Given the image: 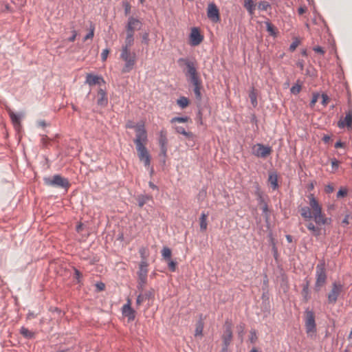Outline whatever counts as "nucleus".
I'll return each instance as SVG.
<instances>
[{
    "mask_svg": "<svg viewBox=\"0 0 352 352\" xmlns=\"http://www.w3.org/2000/svg\"><path fill=\"white\" fill-rule=\"evenodd\" d=\"M125 28H126V35L134 36V32L136 30H134L132 27H131L130 25H126Z\"/></svg>",
    "mask_w": 352,
    "mask_h": 352,
    "instance_id": "52",
    "label": "nucleus"
},
{
    "mask_svg": "<svg viewBox=\"0 0 352 352\" xmlns=\"http://www.w3.org/2000/svg\"><path fill=\"white\" fill-rule=\"evenodd\" d=\"M331 166L333 170H337L339 166V161L337 160L336 158H333L331 160Z\"/></svg>",
    "mask_w": 352,
    "mask_h": 352,
    "instance_id": "56",
    "label": "nucleus"
},
{
    "mask_svg": "<svg viewBox=\"0 0 352 352\" xmlns=\"http://www.w3.org/2000/svg\"><path fill=\"white\" fill-rule=\"evenodd\" d=\"M201 88H202V85H200V86L194 87V88H193V91L195 93V98L198 100H201V98H202L201 93Z\"/></svg>",
    "mask_w": 352,
    "mask_h": 352,
    "instance_id": "40",
    "label": "nucleus"
},
{
    "mask_svg": "<svg viewBox=\"0 0 352 352\" xmlns=\"http://www.w3.org/2000/svg\"><path fill=\"white\" fill-rule=\"evenodd\" d=\"M186 76L188 77L189 78V80H190L192 78H195L199 77V74L197 73V71L195 70V72L194 73L193 72H190V73L186 74Z\"/></svg>",
    "mask_w": 352,
    "mask_h": 352,
    "instance_id": "57",
    "label": "nucleus"
},
{
    "mask_svg": "<svg viewBox=\"0 0 352 352\" xmlns=\"http://www.w3.org/2000/svg\"><path fill=\"white\" fill-rule=\"evenodd\" d=\"M189 81L193 85V87L200 86V85H201V80L199 76L197 78H192V80H190Z\"/></svg>",
    "mask_w": 352,
    "mask_h": 352,
    "instance_id": "48",
    "label": "nucleus"
},
{
    "mask_svg": "<svg viewBox=\"0 0 352 352\" xmlns=\"http://www.w3.org/2000/svg\"><path fill=\"white\" fill-rule=\"evenodd\" d=\"M265 24H266V30L269 32V34L271 36H276L277 32H276V29L274 27V25H272L270 21L265 22Z\"/></svg>",
    "mask_w": 352,
    "mask_h": 352,
    "instance_id": "36",
    "label": "nucleus"
},
{
    "mask_svg": "<svg viewBox=\"0 0 352 352\" xmlns=\"http://www.w3.org/2000/svg\"><path fill=\"white\" fill-rule=\"evenodd\" d=\"M174 128L177 133L184 135L187 140H194L195 135L192 132L186 131L182 126H175Z\"/></svg>",
    "mask_w": 352,
    "mask_h": 352,
    "instance_id": "21",
    "label": "nucleus"
},
{
    "mask_svg": "<svg viewBox=\"0 0 352 352\" xmlns=\"http://www.w3.org/2000/svg\"><path fill=\"white\" fill-rule=\"evenodd\" d=\"M334 190V188H333V186H331V185H328L326 186V188H325V192L327 193H331L333 192Z\"/></svg>",
    "mask_w": 352,
    "mask_h": 352,
    "instance_id": "64",
    "label": "nucleus"
},
{
    "mask_svg": "<svg viewBox=\"0 0 352 352\" xmlns=\"http://www.w3.org/2000/svg\"><path fill=\"white\" fill-rule=\"evenodd\" d=\"M20 333L27 339H32L34 337V333L29 331L27 328L22 327L20 329Z\"/></svg>",
    "mask_w": 352,
    "mask_h": 352,
    "instance_id": "31",
    "label": "nucleus"
},
{
    "mask_svg": "<svg viewBox=\"0 0 352 352\" xmlns=\"http://www.w3.org/2000/svg\"><path fill=\"white\" fill-rule=\"evenodd\" d=\"M204 323L202 320L201 316L200 317L199 320L196 323V328H195V336H201L203 335V329H204Z\"/></svg>",
    "mask_w": 352,
    "mask_h": 352,
    "instance_id": "29",
    "label": "nucleus"
},
{
    "mask_svg": "<svg viewBox=\"0 0 352 352\" xmlns=\"http://www.w3.org/2000/svg\"><path fill=\"white\" fill-rule=\"evenodd\" d=\"M232 340V331L230 324H227L222 336V346H229Z\"/></svg>",
    "mask_w": 352,
    "mask_h": 352,
    "instance_id": "11",
    "label": "nucleus"
},
{
    "mask_svg": "<svg viewBox=\"0 0 352 352\" xmlns=\"http://www.w3.org/2000/svg\"><path fill=\"white\" fill-rule=\"evenodd\" d=\"M74 270L75 278L77 280V283H79L80 282V279L82 276V273L76 268H74Z\"/></svg>",
    "mask_w": 352,
    "mask_h": 352,
    "instance_id": "51",
    "label": "nucleus"
},
{
    "mask_svg": "<svg viewBox=\"0 0 352 352\" xmlns=\"http://www.w3.org/2000/svg\"><path fill=\"white\" fill-rule=\"evenodd\" d=\"M305 318V326L307 334L315 333L316 332V324L315 321V316L313 311L306 309Z\"/></svg>",
    "mask_w": 352,
    "mask_h": 352,
    "instance_id": "5",
    "label": "nucleus"
},
{
    "mask_svg": "<svg viewBox=\"0 0 352 352\" xmlns=\"http://www.w3.org/2000/svg\"><path fill=\"white\" fill-rule=\"evenodd\" d=\"M327 274L325 270V262L324 261H320L316 268V283L314 289L316 292H319L321 287L326 283L327 281Z\"/></svg>",
    "mask_w": 352,
    "mask_h": 352,
    "instance_id": "4",
    "label": "nucleus"
},
{
    "mask_svg": "<svg viewBox=\"0 0 352 352\" xmlns=\"http://www.w3.org/2000/svg\"><path fill=\"white\" fill-rule=\"evenodd\" d=\"M322 105L324 106H326L329 102V96L326 94H322Z\"/></svg>",
    "mask_w": 352,
    "mask_h": 352,
    "instance_id": "58",
    "label": "nucleus"
},
{
    "mask_svg": "<svg viewBox=\"0 0 352 352\" xmlns=\"http://www.w3.org/2000/svg\"><path fill=\"white\" fill-rule=\"evenodd\" d=\"M177 104L182 108L184 109L189 104V100L185 96H181L177 100Z\"/></svg>",
    "mask_w": 352,
    "mask_h": 352,
    "instance_id": "34",
    "label": "nucleus"
},
{
    "mask_svg": "<svg viewBox=\"0 0 352 352\" xmlns=\"http://www.w3.org/2000/svg\"><path fill=\"white\" fill-rule=\"evenodd\" d=\"M312 218L318 226L329 224L331 222L330 218H327L322 213V210H320L319 214L317 212L313 213Z\"/></svg>",
    "mask_w": 352,
    "mask_h": 352,
    "instance_id": "12",
    "label": "nucleus"
},
{
    "mask_svg": "<svg viewBox=\"0 0 352 352\" xmlns=\"http://www.w3.org/2000/svg\"><path fill=\"white\" fill-rule=\"evenodd\" d=\"M190 120V118L188 116H182V117H174L170 120V122L175 123L176 122H187Z\"/></svg>",
    "mask_w": 352,
    "mask_h": 352,
    "instance_id": "39",
    "label": "nucleus"
},
{
    "mask_svg": "<svg viewBox=\"0 0 352 352\" xmlns=\"http://www.w3.org/2000/svg\"><path fill=\"white\" fill-rule=\"evenodd\" d=\"M271 8L270 4L265 1H263L259 2L258 5V8L260 10L266 11L268 8Z\"/></svg>",
    "mask_w": 352,
    "mask_h": 352,
    "instance_id": "42",
    "label": "nucleus"
},
{
    "mask_svg": "<svg viewBox=\"0 0 352 352\" xmlns=\"http://www.w3.org/2000/svg\"><path fill=\"white\" fill-rule=\"evenodd\" d=\"M268 183L273 190H276L278 188V175L276 173H272L269 175Z\"/></svg>",
    "mask_w": 352,
    "mask_h": 352,
    "instance_id": "26",
    "label": "nucleus"
},
{
    "mask_svg": "<svg viewBox=\"0 0 352 352\" xmlns=\"http://www.w3.org/2000/svg\"><path fill=\"white\" fill-rule=\"evenodd\" d=\"M159 144L160 146L166 145L167 144L166 133L164 130H162L160 133Z\"/></svg>",
    "mask_w": 352,
    "mask_h": 352,
    "instance_id": "38",
    "label": "nucleus"
},
{
    "mask_svg": "<svg viewBox=\"0 0 352 352\" xmlns=\"http://www.w3.org/2000/svg\"><path fill=\"white\" fill-rule=\"evenodd\" d=\"M154 298V290L153 289L146 291L144 294H140L136 299V304L140 305L146 300H150Z\"/></svg>",
    "mask_w": 352,
    "mask_h": 352,
    "instance_id": "18",
    "label": "nucleus"
},
{
    "mask_svg": "<svg viewBox=\"0 0 352 352\" xmlns=\"http://www.w3.org/2000/svg\"><path fill=\"white\" fill-rule=\"evenodd\" d=\"M302 89V82L300 81V80H298L296 81V83L293 85L290 89L291 94L294 95H297L300 93Z\"/></svg>",
    "mask_w": 352,
    "mask_h": 352,
    "instance_id": "32",
    "label": "nucleus"
},
{
    "mask_svg": "<svg viewBox=\"0 0 352 352\" xmlns=\"http://www.w3.org/2000/svg\"><path fill=\"white\" fill-rule=\"evenodd\" d=\"M138 204L140 207H142L144 204H147L148 201H153L152 195L144 194V195H139L137 197Z\"/></svg>",
    "mask_w": 352,
    "mask_h": 352,
    "instance_id": "22",
    "label": "nucleus"
},
{
    "mask_svg": "<svg viewBox=\"0 0 352 352\" xmlns=\"http://www.w3.org/2000/svg\"><path fill=\"white\" fill-rule=\"evenodd\" d=\"M352 125V110H349L344 118V119L340 120L338 122V126L340 129H344L345 126L350 127Z\"/></svg>",
    "mask_w": 352,
    "mask_h": 352,
    "instance_id": "16",
    "label": "nucleus"
},
{
    "mask_svg": "<svg viewBox=\"0 0 352 352\" xmlns=\"http://www.w3.org/2000/svg\"><path fill=\"white\" fill-rule=\"evenodd\" d=\"M207 16L212 22L217 23L220 20L219 10L214 3L208 4Z\"/></svg>",
    "mask_w": 352,
    "mask_h": 352,
    "instance_id": "8",
    "label": "nucleus"
},
{
    "mask_svg": "<svg viewBox=\"0 0 352 352\" xmlns=\"http://www.w3.org/2000/svg\"><path fill=\"white\" fill-rule=\"evenodd\" d=\"M301 217L306 221L312 219L313 213L311 212V208L308 206L301 207L299 210Z\"/></svg>",
    "mask_w": 352,
    "mask_h": 352,
    "instance_id": "24",
    "label": "nucleus"
},
{
    "mask_svg": "<svg viewBox=\"0 0 352 352\" xmlns=\"http://www.w3.org/2000/svg\"><path fill=\"white\" fill-rule=\"evenodd\" d=\"M43 182L48 186L62 188L65 190H67L70 186L69 180L58 174L54 175L52 177H45L43 178Z\"/></svg>",
    "mask_w": 352,
    "mask_h": 352,
    "instance_id": "3",
    "label": "nucleus"
},
{
    "mask_svg": "<svg viewBox=\"0 0 352 352\" xmlns=\"http://www.w3.org/2000/svg\"><path fill=\"white\" fill-rule=\"evenodd\" d=\"M307 228L309 230L312 232L314 236H318L320 234V228L318 226H316L313 223H308L307 224Z\"/></svg>",
    "mask_w": 352,
    "mask_h": 352,
    "instance_id": "30",
    "label": "nucleus"
},
{
    "mask_svg": "<svg viewBox=\"0 0 352 352\" xmlns=\"http://www.w3.org/2000/svg\"><path fill=\"white\" fill-rule=\"evenodd\" d=\"M177 63L181 65L182 63H184L186 66V72H185V74H188L190 72H195V70H197V68L195 67V64L194 62L190 60L188 58H180L178 59Z\"/></svg>",
    "mask_w": 352,
    "mask_h": 352,
    "instance_id": "14",
    "label": "nucleus"
},
{
    "mask_svg": "<svg viewBox=\"0 0 352 352\" xmlns=\"http://www.w3.org/2000/svg\"><path fill=\"white\" fill-rule=\"evenodd\" d=\"M77 32L76 30L72 31V35L68 38V41L74 42L76 38Z\"/></svg>",
    "mask_w": 352,
    "mask_h": 352,
    "instance_id": "63",
    "label": "nucleus"
},
{
    "mask_svg": "<svg viewBox=\"0 0 352 352\" xmlns=\"http://www.w3.org/2000/svg\"><path fill=\"white\" fill-rule=\"evenodd\" d=\"M257 340L256 334L255 331H252L250 332V341L251 343H254Z\"/></svg>",
    "mask_w": 352,
    "mask_h": 352,
    "instance_id": "55",
    "label": "nucleus"
},
{
    "mask_svg": "<svg viewBox=\"0 0 352 352\" xmlns=\"http://www.w3.org/2000/svg\"><path fill=\"white\" fill-rule=\"evenodd\" d=\"M96 287L97 292H102L105 289V285L102 282H98L96 283Z\"/></svg>",
    "mask_w": 352,
    "mask_h": 352,
    "instance_id": "49",
    "label": "nucleus"
},
{
    "mask_svg": "<svg viewBox=\"0 0 352 352\" xmlns=\"http://www.w3.org/2000/svg\"><path fill=\"white\" fill-rule=\"evenodd\" d=\"M145 252H146V250H145V248H141L139 250V253H140V256L142 258V261H146V256L145 255Z\"/></svg>",
    "mask_w": 352,
    "mask_h": 352,
    "instance_id": "61",
    "label": "nucleus"
},
{
    "mask_svg": "<svg viewBox=\"0 0 352 352\" xmlns=\"http://www.w3.org/2000/svg\"><path fill=\"white\" fill-rule=\"evenodd\" d=\"M148 266V264L147 261H141L139 264V270L138 272V278H147Z\"/></svg>",
    "mask_w": 352,
    "mask_h": 352,
    "instance_id": "20",
    "label": "nucleus"
},
{
    "mask_svg": "<svg viewBox=\"0 0 352 352\" xmlns=\"http://www.w3.org/2000/svg\"><path fill=\"white\" fill-rule=\"evenodd\" d=\"M94 30H95L94 25L92 23H91L89 32L86 34V36L84 38L85 41L88 40V39H91L94 37Z\"/></svg>",
    "mask_w": 352,
    "mask_h": 352,
    "instance_id": "43",
    "label": "nucleus"
},
{
    "mask_svg": "<svg viewBox=\"0 0 352 352\" xmlns=\"http://www.w3.org/2000/svg\"><path fill=\"white\" fill-rule=\"evenodd\" d=\"M160 146V155L163 156V164H165L166 162V153H167V147L166 145Z\"/></svg>",
    "mask_w": 352,
    "mask_h": 352,
    "instance_id": "45",
    "label": "nucleus"
},
{
    "mask_svg": "<svg viewBox=\"0 0 352 352\" xmlns=\"http://www.w3.org/2000/svg\"><path fill=\"white\" fill-rule=\"evenodd\" d=\"M85 82L90 86L100 85L101 83L105 84V81L102 76H95L91 74L87 75Z\"/></svg>",
    "mask_w": 352,
    "mask_h": 352,
    "instance_id": "13",
    "label": "nucleus"
},
{
    "mask_svg": "<svg viewBox=\"0 0 352 352\" xmlns=\"http://www.w3.org/2000/svg\"><path fill=\"white\" fill-rule=\"evenodd\" d=\"M120 58L124 61V65L122 69L123 74L130 72L134 67L137 61L135 52L131 50H121Z\"/></svg>",
    "mask_w": 352,
    "mask_h": 352,
    "instance_id": "2",
    "label": "nucleus"
},
{
    "mask_svg": "<svg viewBox=\"0 0 352 352\" xmlns=\"http://www.w3.org/2000/svg\"><path fill=\"white\" fill-rule=\"evenodd\" d=\"M109 53V49L106 48L103 50L102 52L101 53V59L102 61H105L107 60Z\"/></svg>",
    "mask_w": 352,
    "mask_h": 352,
    "instance_id": "53",
    "label": "nucleus"
},
{
    "mask_svg": "<svg viewBox=\"0 0 352 352\" xmlns=\"http://www.w3.org/2000/svg\"><path fill=\"white\" fill-rule=\"evenodd\" d=\"M308 198L309 200V204L310 208L313 210L312 213L317 212V214H319L320 210H322V207L315 198L314 195L313 194H310L308 196Z\"/></svg>",
    "mask_w": 352,
    "mask_h": 352,
    "instance_id": "19",
    "label": "nucleus"
},
{
    "mask_svg": "<svg viewBox=\"0 0 352 352\" xmlns=\"http://www.w3.org/2000/svg\"><path fill=\"white\" fill-rule=\"evenodd\" d=\"M262 212H263V214L265 215L266 219H267L269 210H268V206H267V203H264V204L263 205Z\"/></svg>",
    "mask_w": 352,
    "mask_h": 352,
    "instance_id": "50",
    "label": "nucleus"
},
{
    "mask_svg": "<svg viewBox=\"0 0 352 352\" xmlns=\"http://www.w3.org/2000/svg\"><path fill=\"white\" fill-rule=\"evenodd\" d=\"M108 103V98L107 92L104 89L100 88L98 91L97 104L101 107L107 106Z\"/></svg>",
    "mask_w": 352,
    "mask_h": 352,
    "instance_id": "17",
    "label": "nucleus"
},
{
    "mask_svg": "<svg viewBox=\"0 0 352 352\" xmlns=\"http://www.w3.org/2000/svg\"><path fill=\"white\" fill-rule=\"evenodd\" d=\"M244 6L250 14H253L255 9V5L253 0H246Z\"/></svg>",
    "mask_w": 352,
    "mask_h": 352,
    "instance_id": "35",
    "label": "nucleus"
},
{
    "mask_svg": "<svg viewBox=\"0 0 352 352\" xmlns=\"http://www.w3.org/2000/svg\"><path fill=\"white\" fill-rule=\"evenodd\" d=\"M314 51L317 52V53H320L321 54H324V50H323V48L320 46H316L314 47Z\"/></svg>",
    "mask_w": 352,
    "mask_h": 352,
    "instance_id": "62",
    "label": "nucleus"
},
{
    "mask_svg": "<svg viewBox=\"0 0 352 352\" xmlns=\"http://www.w3.org/2000/svg\"><path fill=\"white\" fill-rule=\"evenodd\" d=\"M249 98L250 99V102L253 107H256L258 105L257 91L254 87L252 88L251 91L249 93Z\"/></svg>",
    "mask_w": 352,
    "mask_h": 352,
    "instance_id": "28",
    "label": "nucleus"
},
{
    "mask_svg": "<svg viewBox=\"0 0 352 352\" xmlns=\"http://www.w3.org/2000/svg\"><path fill=\"white\" fill-rule=\"evenodd\" d=\"M204 40V36L201 34L197 28H192L190 34V44L192 46L199 45Z\"/></svg>",
    "mask_w": 352,
    "mask_h": 352,
    "instance_id": "9",
    "label": "nucleus"
},
{
    "mask_svg": "<svg viewBox=\"0 0 352 352\" xmlns=\"http://www.w3.org/2000/svg\"><path fill=\"white\" fill-rule=\"evenodd\" d=\"M135 312L131 307L130 300H129L127 303L124 305L122 307V314L128 318L129 321L133 320L135 317Z\"/></svg>",
    "mask_w": 352,
    "mask_h": 352,
    "instance_id": "15",
    "label": "nucleus"
},
{
    "mask_svg": "<svg viewBox=\"0 0 352 352\" xmlns=\"http://www.w3.org/2000/svg\"><path fill=\"white\" fill-rule=\"evenodd\" d=\"M309 287V281L308 280H305V283L303 284L301 294L302 296L303 300L306 302H308L309 300V299L311 298Z\"/></svg>",
    "mask_w": 352,
    "mask_h": 352,
    "instance_id": "23",
    "label": "nucleus"
},
{
    "mask_svg": "<svg viewBox=\"0 0 352 352\" xmlns=\"http://www.w3.org/2000/svg\"><path fill=\"white\" fill-rule=\"evenodd\" d=\"M162 256L165 261L170 259L171 250L168 247H164L162 250Z\"/></svg>",
    "mask_w": 352,
    "mask_h": 352,
    "instance_id": "37",
    "label": "nucleus"
},
{
    "mask_svg": "<svg viewBox=\"0 0 352 352\" xmlns=\"http://www.w3.org/2000/svg\"><path fill=\"white\" fill-rule=\"evenodd\" d=\"M342 289L343 285L341 283L333 282L332 283V288L327 296V302L331 305H335Z\"/></svg>",
    "mask_w": 352,
    "mask_h": 352,
    "instance_id": "6",
    "label": "nucleus"
},
{
    "mask_svg": "<svg viewBox=\"0 0 352 352\" xmlns=\"http://www.w3.org/2000/svg\"><path fill=\"white\" fill-rule=\"evenodd\" d=\"M126 25H130L134 30H140L142 26V22L139 19L134 18L133 16H130L128 19V22Z\"/></svg>",
    "mask_w": 352,
    "mask_h": 352,
    "instance_id": "25",
    "label": "nucleus"
},
{
    "mask_svg": "<svg viewBox=\"0 0 352 352\" xmlns=\"http://www.w3.org/2000/svg\"><path fill=\"white\" fill-rule=\"evenodd\" d=\"M148 142L147 132L143 124H137L135 126V138L133 142L138 152V155L140 162L144 163L145 167L151 165V157L146 147Z\"/></svg>",
    "mask_w": 352,
    "mask_h": 352,
    "instance_id": "1",
    "label": "nucleus"
},
{
    "mask_svg": "<svg viewBox=\"0 0 352 352\" xmlns=\"http://www.w3.org/2000/svg\"><path fill=\"white\" fill-rule=\"evenodd\" d=\"M347 195V190L346 188H341L337 192V197L341 198L344 197Z\"/></svg>",
    "mask_w": 352,
    "mask_h": 352,
    "instance_id": "47",
    "label": "nucleus"
},
{
    "mask_svg": "<svg viewBox=\"0 0 352 352\" xmlns=\"http://www.w3.org/2000/svg\"><path fill=\"white\" fill-rule=\"evenodd\" d=\"M168 269L170 272H175L176 271V267H177V262L175 261H173L171 259L168 260Z\"/></svg>",
    "mask_w": 352,
    "mask_h": 352,
    "instance_id": "44",
    "label": "nucleus"
},
{
    "mask_svg": "<svg viewBox=\"0 0 352 352\" xmlns=\"http://www.w3.org/2000/svg\"><path fill=\"white\" fill-rule=\"evenodd\" d=\"M8 114L10 116V118L12 120V122L16 130L19 131L21 125V118L23 117V113H16L13 112L10 109H8Z\"/></svg>",
    "mask_w": 352,
    "mask_h": 352,
    "instance_id": "10",
    "label": "nucleus"
},
{
    "mask_svg": "<svg viewBox=\"0 0 352 352\" xmlns=\"http://www.w3.org/2000/svg\"><path fill=\"white\" fill-rule=\"evenodd\" d=\"M197 122L198 124L202 125L203 124V120H202V113L201 111H199L197 115Z\"/></svg>",
    "mask_w": 352,
    "mask_h": 352,
    "instance_id": "59",
    "label": "nucleus"
},
{
    "mask_svg": "<svg viewBox=\"0 0 352 352\" xmlns=\"http://www.w3.org/2000/svg\"><path fill=\"white\" fill-rule=\"evenodd\" d=\"M148 36H149V34H148V32H144L142 35V42L145 43V44H148V41H149Z\"/></svg>",
    "mask_w": 352,
    "mask_h": 352,
    "instance_id": "54",
    "label": "nucleus"
},
{
    "mask_svg": "<svg viewBox=\"0 0 352 352\" xmlns=\"http://www.w3.org/2000/svg\"><path fill=\"white\" fill-rule=\"evenodd\" d=\"M207 217L208 214L205 212H202L200 217V230L205 231L207 229Z\"/></svg>",
    "mask_w": 352,
    "mask_h": 352,
    "instance_id": "33",
    "label": "nucleus"
},
{
    "mask_svg": "<svg viewBox=\"0 0 352 352\" xmlns=\"http://www.w3.org/2000/svg\"><path fill=\"white\" fill-rule=\"evenodd\" d=\"M298 45L299 41L298 40L293 41L289 46V50L292 52L294 51Z\"/></svg>",
    "mask_w": 352,
    "mask_h": 352,
    "instance_id": "60",
    "label": "nucleus"
},
{
    "mask_svg": "<svg viewBox=\"0 0 352 352\" xmlns=\"http://www.w3.org/2000/svg\"><path fill=\"white\" fill-rule=\"evenodd\" d=\"M320 94L318 93H315L313 94V97L311 98V100L310 101L309 105L310 107H314L316 102L318 101L319 98Z\"/></svg>",
    "mask_w": 352,
    "mask_h": 352,
    "instance_id": "46",
    "label": "nucleus"
},
{
    "mask_svg": "<svg viewBox=\"0 0 352 352\" xmlns=\"http://www.w3.org/2000/svg\"><path fill=\"white\" fill-rule=\"evenodd\" d=\"M271 152V147L263 144L258 143L252 148V154L258 157L265 158Z\"/></svg>",
    "mask_w": 352,
    "mask_h": 352,
    "instance_id": "7",
    "label": "nucleus"
},
{
    "mask_svg": "<svg viewBox=\"0 0 352 352\" xmlns=\"http://www.w3.org/2000/svg\"><path fill=\"white\" fill-rule=\"evenodd\" d=\"M146 281H147V278H138V289L141 292H143L144 287L146 283Z\"/></svg>",
    "mask_w": 352,
    "mask_h": 352,
    "instance_id": "41",
    "label": "nucleus"
},
{
    "mask_svg": "<svg viewBox=\"0 0 352 352\" xmlns=\"http://www.w3.org/2000/svg\"><path fill=\"white\" fill-rule=\"evenodd\" d=\"M134 43V36L126 35L124 44L122 45L121 50H131V46Z\"/></svg>",
    "mask_w": 352,
    "mask_h": 352,
    "instance_id": "27",
    "label": "nucleus"
}]
</instances>
